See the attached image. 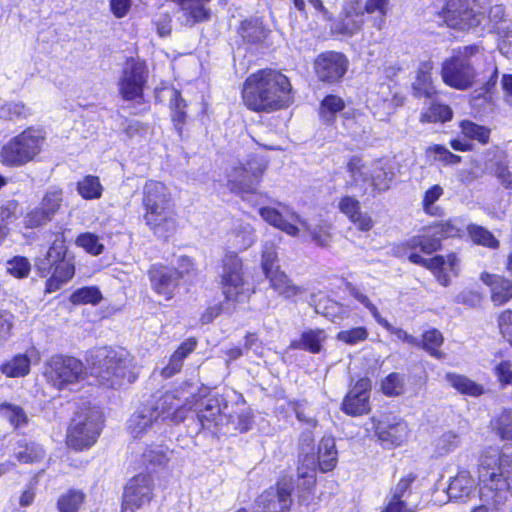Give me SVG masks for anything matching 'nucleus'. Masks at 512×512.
I'll list each match as a JSON object with an SVG mask.
<instances>
[{
  "label": "nucleus",
  "instance_id": "nucleus-27",
  "mask_svg": "<svg viewBox=\"0 0 512 512\" xmlns=\"http://www.w3.org/2000/svg\"><path fill=\"white\" fill-rule=\"evenodd\" d=\"M480 279L491 287V299L495 305H503L512 299V281L486 272L481 274Z\"/></svg>",
  "mask_w": 512,
  "mask_h": 512
},
{
  "label": "nucleus",
  "instance_id": "nucleus-5",
  "mask_svg": "<svg viewBox=\"0 0 512 512\" xmlns=\"http://www.w3.org/2000/svg\"><path fill=\"white\" fill-rule=\"evenodd\" d=\"M145 223L155 234L167 237L176 230L177 222L168 188L159 181L149 180L143 188Z\"/></svg>",
  "mask_w": 512,
  "mask_h": 512
},
{
  "label": "nucleus",
  "instance_id": "nucleus-14",
  "mask_svg": "<svg viewBox=\"0 0 512 512\" xmlns=\"http://www.w3.org/2000/svg\"><path fill=\"white\" fill-rule=\"evenodd\" d=\"M221 277L223 293L227 300L244 302L250 297L249 284L243 278L242 261L234 252L225 254Z\"/></svg>",
  "mask_w": 512,
  "mask_h": 512
},
{
  "label": "nucleus",
  "instance_id": "nucleus-55",
  "mask_svg": "<svg viewBox=\"0 0 512 512\" xmlns=\"http://www.w3.org/2000/svg\"><path fill=\"white\" fill-rule=\"evenodd\" d=\"M102 299L101 292L96 287H83L76 290L70 297L73 304L96 305Z\"/></svg>",
  "mask_w": 512,
  "mask_h": 512
},
{
  "label": "nucleus",
  "instance_id": "nucleus-2",
  "mask_svg": "<svg viewBox=\"0 0 512 512\" xmlns=\"http://www.w3.org/2000/svg\"><path fill=\"white\" fill-rule=\"evenodd\" d=\"M190 394L183 388H177L138 408L127 422L131 436L135 439L143 437L160 421L170 420L174 424L184 421L191 407Z\"/></svg>",
  "mask_w": 512,
  "mask_h": 512
},
{
  "label": "nucleus",
  "instance_id": "nucleus-16",
  "mask_svg": "<svg viewBox=\"0 0 512 512\" xmlns=\"http://www.w3.org/2000/svg\"><path fill=\"white\" fill-rule=\"evenodd\" d=\"M154 481L148 473H140L131 478L125 485L121 512H136L148 505L153 498Z\"/></svg>",
  "mask_w": 512,
  "mask_h": 512
},
{
  "label": "nucleus",
  "instance_id": "nucleus-62",
  "mask_svg": "<svg viewBox=\"0 0 512 512\" xmlns=\"http://www.w3.org/2000/svg\"><path fill=\"white\" fill-rule=\"evenodd\" d=\"M52 218L53 217L40 206L27 213L24 218V223L27 228H36L51 221Z\"/></svg>",
  "mask_w": 512,
  "mask_h": 512
},
{
  "label": "nucleus",
  "instance_id": "nucleus-33",
  "mask_svg": "<svg viewBox=\"0 0 512 512\" xmlns=\"http://www.w3.org/2000/svg\"><path fill=\"white\" fill-rule=\"evenodd\" d=\"M433 62L430 60L423 61L419 64L416 79L412 84L413 90L417 96L431 98L435 94V88L431 81V71Z\"/></svg>",
  "mask_w": 512,
  "mask_h": 512
},
{
  "label": "nucleus",
  "instance_id": "nucleus-28",
  "mask_svg": "<svg viewBox=\"0 0 512 512\" xmlns=\"http://www.w3.org/2000/svg\"><path fill=\"white\" fill-rule=\"evenodd\" d=\"M364 24V12L354 6L346 8L343 18L337 22L333 30L342 35L352 36L358 33Z\"/></svg>",
  "mask_w": 512,
  "mask_h": 512
},
{
  "label": "nucleus",
  "instance_id": "nucleus-6",
  "mask_svg": "<svg viewBox=\"0 0 512 512\" xmlns=\"http://www.w3.org/2000/svg\"><path fill=\"white\" fill-rule=\"evenodd\" d=\"M480 61H487L484 49L478 45H468L453 50L450 58L442 64V80L448 86L467 90L471 88L478 79L479 72L477 64Z\"/></svg>",
  "mask_w": 512,
  "mask_h": 512
},
{
  "label": "nucleus",
  "instance_id": "nucleus-11",
  "mask_svg": "<svg viewBox=\"0 0 512 512\" xmlns=\"http://www.w3.org/2000/svg\"><path fill=\"white\" fill-rule=\"evenodd\" d=\"M102 413L96 407L78 412L67 433V445L76 450L91 447L102 428Z\"/></svg>",
  "mask_w": 512,
  "mask_h": 512
},
{
  "label": "nucleus",
  "instance_id": "nucleus-9",
  "mask_svg": "<svg viewBox=\"0 0 512 512\" xmlns=\"http://www.w3.org/2000/svg\"><path fill=\"white\" fill-rule=\"evenodd\" d=\"M41 276H51L46 282V292L52 293L67 283L74 275V264L66 257V247L62 240H55L45 259L38 264Z\"/></svg>",
  "mask_w": 512,
  "mask_h": 512
},
{
  "label": "nucleus",
  "instance_id": "nucleus-39",
  "mask_svg": "<svg viewBox=\"0 0 512 512\" xmlns=\"http://www.w3.org/2000/svg\"><path fill=\"white\" fill-rule=\"evenodd\" d=\"M344 108L345 102L341 97L337 95H328L320 104L319 115L323 122L331 124L335 119V115L338 112H341Z\"/></svg>",
  "mask_w": 512,
  "mask_h": 512
},
{
  "label": "nucleus",
  "instance_id": "nucleus-53",
  "mask_svg": "<svg viewBox=\"0 0 512 512\" xmlns=\"http://www.w3.org/2000/svg\"><path fill=\"white\" fill-rule=\"evenodd\" d=\"M170 93V106L172 109V120L177 127V129L180 131V125H182L185 121V107L186 104L184 100L181 98L180 92L176 89L169 90Z\"/></svg>",
  "mask_w": 512,
  "mask_h": 512
},
{
  "label": "nucleus",
  "instance_id": "nucleus-32",
  "mask_svg": "<svg viewBox=\"0 0 512 512\" xmlns=\"http://www.w3.org/2000/svg\"><path fill=\"white\" fill-rule=\"evenodd\" d=\"M318 467L322 472H328L335 468L338 460V452L333 437H323L317 447Z\"/></svg>",
  "mask_w": 512,
  "mask_h": 512
},
{
  "label": "nucleus",
  "instance_id": "nucleus-18",
  "mask_svg": "<svg viewBox=\"0 0 512 512\" xmlns=\"http://www.w3.org/2000/svg\"><path fill=\"white\" fill-rule=\"evenodd\" d=\"M227 404L221 397H209L198 404L197 418L204 429L220 428L226 425L228 416L223 414Z\"/></svg>",
  "mask_w": 512,
  "mask_h": 512
},
{
  "label": "nucleus",
  "instance_id": "nucleus-25",
  "mask_svg": "<svg viewBox=\"0 0 512 512\" xmlns=\"http://www.w3.org/2000/svg\"><path fill=\"white\" fill-rule=\"evenodd\" d=\"M287 211L294 212L289 207H283L282 212L273 207H262L259 209V214L271 226L280 229L290 236L296 237L300 232L296 225L298 223L287 215Z\"/></svg>",
  "mask_w": 512,
  "mask_h": 512
},
{
  "label": "nucleus",
  "instance_id": "nucleus-12",
  "mask_svg": "<svg viewBox=\"0 0 512 512\" xmlns=\"http://www.w3.org/2000/svg\"><path fill=\"white\" fill-rule=\"evenodd\" d=\"M266 169L267 164L262 158L253 157L245 162L238 161L227 173V186L236 194H254Z\"/></svg>",
  "mask_w": 512,
  "mask_h": 512
},
{
  "label": "nucleus",
  "instance_id": "nucleus-46",
  "mask_svg": "<svg viewBox=\"0 0 512 512\" xmlns=\"http://www.w3.org/2000/svg\"><path fill=\"white\" fill-rule=\"evenodd\" d=\"M77 191L84 199L93 200L101 197L103 187L98 177L87 175L77 183Z\"/></svg>",
  "mask_w": 512,
  "mask_h": 512
},
{
  "label": "nucleus",
  "instance_id": "nucleus-59",
  "mask_svg": "<svg viewBox=\"0 0 512 512\" xmlns=\"http://www.w3.org/2000/svg\"><path fill=\"white\" fill-rule=\"evenodd\" d=\"M252 423L251 415L248 409L242 408L240 411L235 412L228 416L226 425H232L234 430L239 432H246L250 429Z\"/></svg>",
  "mask_w": 512,
  "mask_h": 512
},
{
  "label": "nucleus",
  "instance_id": "nucleus-49",
  "mask_svg": "<svg viewBox=\"0 0 512 512\" xmlns=\"http://www.w3.org/2000/svg\"><path fill=\"white\" fill-rule=\"evenodd\" d=\"M462 134L468 138L477 140L481 144H487L490 138V129L474 123L470 120H463L460 122Z\"/></svg>",
  "mask_w": 512,
  "mask_h": 512
},
{
  "label": "nucleus",
  "instance_id": "nucleus-54",
  "mask_svg": "<svg viewBox=\"0 0 512 512\" xmlns=\"http://www.w3.org/2000/svg\"><path fill=\"white\" fill-rule=\"evenodd\" d=\"M63 201V192L59 188H50L46 191L42 198L40 206L49 213L50 216L54 217L57 211L61 207Z\"/></svg>",
  "mask_w": 512,
  "mask_h": 512
},
{
  "label": "nucleus",
  "instance_id": "nucleus-7",
  "mask_svg": "<svg viewBox=\"0 0 512 512\" xmlns=\"http://www.w3.org/2000/svg\"><path fill=\"white\" fill-rule=\"evenodd\" d=\"M347 169L355 184L360 186L365 194L374 195L388 190L395 178L391 165L383 161L367 166L360 158L353 157L348 161Z\"/></svg>",
  "mask_w": 512,
  "mask_h": 512
},
{
  "label": "nucleus",
  "instance_id": "nucleus-34",
  "mask_svg": "<svg viewBox=\"0 0 512 512\" xmlns=\"http://www.w3.org/2000/svg\"><path fill=\"white\" fill-rule=\"evenodd\" d=\"M255 240L256 236L253 226L242 221L235 224L229 239L231 247L239 251L251 247Z\"/></svg>",
  "mask_w": 512,
  "mask_h": 512
},
{
  "label": "nucleus",
  "instance_id": "nucleus-48",
  "mask_svg": "<svg viewBox=\"0 0 512 512\" xmlns=\"http://www.w3.org/2000/svg\"><path fill=\"white\" fill-rule=\"evenodd\" d=\"M444 194V189L436 184L427 189L422 199V208L426 214L431 216H441L442 209L436 206L435 203Z\"/></svg>",
  "mask_w": 512,
  "mask_h": 512
},
{
  "label": "nucleus",
  "instance_id": "nucleus-8",
  "mask_svg": "<svg viewBox=\"0 0 512 512\" xmlns=\"http://www.w3.org/2000/svg\"><path fill=\"white\" fill-rule=\"evenodd\" d=\"M45 135L42 130L29 127L11 138L0 151L2 163L21 166L32 161L42 149Z\"/></svg>",
  "mask_w": 512,
  "mask_h": 512
},
{
  "label": "nucleus",
  "instance_id": "nucleus-31",
  "mask_svg": "<svg viewBox=\"0 0 512 512\" xmlns=\"http://www.w3.org/2000/svg\"><path fill=\"white\" fill-rule=\"evenodd\" d=\"M265 276L269 280L270 287L285 298H293L303 292V289L295 285L279 268Z\"/></svg>",
  "mask_w": 512,
  "mask_h": 512
},
{
  "label": "nucleus",
  "instance_id": "nucleus-51",
  "mask_svg": "<svg viewBox=\"0 0 512 512\" xmlns=\"http://www.w3.org/2000/svg\"><path fill=\"white\" fill-rule=\"evenodd\" d=\"M440 238L460 237L464 231V222L461 219H449L433 225Z\"/></svg>",
  "mask_w": 512,
  "mask_h": 512
},
{
  "label": "nucleus",
  "instance_id": "nucleus-10",
  "mask_svg": "<svg viewBox=\"0 0 512 512\" xmlns=\"http://www.w3.org/2000/svg\"><path fill=\"white\" fill-rule=\"evenodd\" d=\"M440 15L446 25L458 30L479 26L484 19V9L489 0H444Z\"/></svg>",
  "mask_w": 512,
  "mask_h": 512
},
{
  "label": "nucleus",
  "instance_id": "nucleus-45",
  "mask_svg": "<svg viewBox=\"0 0 512 512\" xmlns=\"http://www.w3.org/2000/svg\"><path fill=\"white\" fill-rule=\"evenodd\" d=\"M467 232L473 243L477 245L490 249H497L499 247V241L493 236V234L480 225H468Z\"/></svg>",
  "mask_w": 512,
  "mask_h": 512
},
{
  "label": "nucleus",
  "instance_id": "nucleus-56",
  "mask_svg": "<svg viewBox=\"0 0 512 512\" xmlns=\"http://www.w3.org/2000/svg\"><path fill=\"white\" fill-rule=\"evenodd\" d=\"M44 455V450L40 445L31 443L18 451L15 457L21 463H35L40 462L44 458Z\"/></svg>",
  "mask_w": 512,
  "mask_h": 512
},
{
  "label": "nucleus",
  "instance_id": "nucleus-24",
  "mask_svg": "<svg viewBox=\"0 0 512 512\" xmlns=\"http://www.w3.org/2000/svg\"><path fill=\"white\" fill-rule=\"evenodd\" d=\"M338 208L360 231H369L373 228L372 218L368 213L361 210L360 202L355 197H342L338 203Z\"/></svg>",
  "mask_w": 512,
  "mask_h": 512
},
{
  "label": "nucleus",
  "instance_id": "nucleus-63",
  "mask_svg": "<svg viewBox=\"0 0 512 512\" xmlns=\"http://www.w3.org/2000/svg\"><path fill=\"white\" fill-rule=\"evenodd\" d=\"M500 436L512 441V410H504L497 419Z\"/></svg>",
  "mask_w": 512,
  "mask_h": 512
},
{
  "label": "nucleus",
  "instance_id": "nucleus-38",
  "mask_svg": "<svg viewBox=\"0 0 512 512\" xmlns=\"http://www.w3.org/2000/svg\"><path fill=\"white\" fill-rule=\"evenodd\" d=\"M461 437L454 431H446L434 438L432 442L433 454L436 457L445 456L454 451L460 444Z\"/></svg>",
  "mask_w": 512,
  "mask_h": 512
},
{
  "label": "nucleus",
  "instance_id": "nucleus-60",
  "mask_svg": "<svg viewBox=\"0 0 512 512\" xmlns=\"http://www.w3.org/2000/svg\"><path fill=\"white\" fill-rule=\"evenodd\" d=\"M76 243L92 255H99L104 249L103 244L99 241V237L92 233H83L79 235Z\"/></svg>",
  "mask_w": 512,
  "mask_h": 512
},
{
  "label": "nucleus",
  "instance_id": "nucleus-44",
  "mask_svg": "<svg viewBox=\"0 0 512 512\" xmlns=\"http://www.w3.org/2000/svg\"><path fill=\"white\" fill-rule=\"evenodd\" d=\"M389 10L390 0H366L363 12L374 16L375 26L382 29Z\"/></svg>",
  "mask_w": 512,
  "mask_h": 512
},
{
  "label": "nucleus",
  "instance_id": "nucleus-22",
  "mask_svg": "<svg viewBox=\"0 0 512 512\" xmlns=\"http://www.w3.org/2000/svg\"><path fill=\"white\" fill-rule=\"evenodd\" d=\"M409 434L408 424L403 420L380 421L376 426L378 439L386 446H398L406 441Z\"/></svg>",
  "mask_w": 512,
  "mask_h": 512
},
{
  "label": "nucleus",
  "instance_id": "nucleus-29",
  "mask_svg": "<svg viewBox=\"0 0 512 512\" xmlns=\"http://www.w3.org/2000/svg\"><path fill=\"white\" fill-rule=\"evenodd\" d=\"M197 346L195 338H188L171 355L168 364L162 369V376L169 378L179 373L182 369L185 358L191 354Z\"/></svg>",
  "mask_w": 512,
  "mask_h": 512
},
{
  "label": "nucleus",
  "instance_id": "nucleus-43",
  "mask_svg": "<svg viewBox=\"0 0 512 512\" xmlns=\"http://www.w3.org/2000/svg\"><path fill=\"white\" fill-rule=\"evenodd\" d=\"M327 336L324 330L311 329L302 333L301 340L296 347L307 350L311 353H319L321 344L326 340Z\"/></svg>",
  "mask_w": 512,
  "mask_h": 512
},
{
  "label": "nucleus",
  "instance_id": "nucleus-30",
  "mask_svg": "<svg viewBox=\"0 0 512 512\" xmlns=\"http://www.w3.org/2000/svg\"><path fill=\"white\" fill-rule=\"evenodd\" d=\"M180 7L186 24L193 25L197 22L207 20L209 11L205 5L210 0H173Z\"/></svg>",
  "mask_w": 512,
  "mask_h": 512
},
{
  "label": "nucleus",
  "instance_id": "nucleus-4",
  "mask_svg": "<svg viewBox=\"0 0 512 512\" xmlns=\"http://www.w3.org/2000/svg\"><path fill=\"white\" fill-rule=\"evenodd\" d=\"M86 361L101 385L117 388L137 378L134 359L124 349L100 347L89 352Z\"/></svg>",
  "mask_w": 512,
  "mask_h": 512
},
{
  "label": "nucleus",
  "instance_id": "nucleus-20",
  "mask_svg": "<svg viewBox=\"0 0 512 512\" xmlns=\"http://www.w3.org/2000/svg\"><path fill=\"white\" fill-rule=\"evenodd\" d=\"M371 382L367 378L359 379L347 393L342 403V410L351 416H358L369 411V393Z\"/></svg>",
  "mask_w": 512,
  "mask_h": 512
},
{
  "label": "nucleus",
  "instance_id": "nucleus-47",
  "mask_svg": "<svg viewBox=\"0 0 512 512\" xmlns=\"http://www.w3.org/2000/svg\"><path fill=\"white\" fill-rule=\"evenodd\" d=\"M486 169L490 170L505 188H512V172L508 169L505 159L495 156L486 165Z\"/></svg>",
  "mask_w": 512,
  "mask_h": 512
},
{
  "label": "nucleus",
  "instance_id": "nucleus-21",
  "mask_svg": "<svg viewBox=\"0 0 512 512\" xmlns=\"http://www.w3.org/2000/svg\"><path fill=\"white\" fill-rule=\"evenodd\" d=\"M40 356L36 349L31 348L23 354H17L0 365V372L9 378L25 377L30 372V365L39 362Z\"/></svg>",
  "mask_w": 512,
  "mask_h": 512
},
{
  "label": "nucleus",
  "instance_id": "nucleus-50",
  "mask_svg": "<svg viewBox=\"0 0 512 512\" xmlns=\"http://www.w3.org/2000/svg\"><path fill=\"white\" fill-rule=\"evenodd\" d=\"M0 415L15 428L26 425L28 421L25 411L20 406L11 403L0 404Z\"/></svg>",
  "mask_w": 512,
  "mask_h": 512
},
{
  "label": "nucleus",
  "instance_id": "nucleus-57",
  "mask_svg": "<svg viewBox=\"0 0 512 512\" xmlns=\"http://www.w3.org/2000/svg\"><path fill=\"white\" fill-rule=\"evenodd\" d=\"M452 118V110L449 106L443 104H432L426 113L423 114L422 120L426 122H445Z\"/></svg>",
  "mask_w": 512,
  "mask_h": 512
},
{
  "label": "nucleus",
  "instance_id": "nucleus-3",
  "mask_svg": "<svg viewBox=\"0 0 512 512\" xmlns=\"http://www.w3.org/2000/svg\"><path fill=\"white\" fill-rule=\"evenodd\" d=\"M291 84L282 73L263 69L250 75L242 91L245 105L253 111H272L290 101Z\"/></svg>",
  "mask_w": 512,
  "mask_h": 512
},
{
  "label": "nucleus",
  "instance_id": "nucleus-58",
  "mask_svg": "<svg viewBox=\"0 0 512 512\" xmlns=\"http://www.w3.org/2000/svg\"><path fill=\"white\" fill-rule=\"evenodd\" d=\"M336 338L348 345H356L368 338V331L365 327H353L338 332Z\"/></svg>",
  "mask_w": 512,
  "mask_h": 512
},
{
  "label": "nucleus",
  "instance_id": "nucleus-15",
  "mask_svg": "<svg viewBox=\"0 0 512 512\" xmlns=\"http://www.w3.org/2000/svg\"><path fill=\"white\" fill-rule=\"evenodd\" d=\"M149 70L139 58H129L125 62L118 81V91L126 101L139 100L148 81Z\"/></svg>",
  "mask_w": 512,
  "mask_h": 512
},
{
  "label": "nucleus",
  "instance_id": "nucleus-42",
  "mask_svg": "<svg viewBox=\"0 0 512 512\" xmlns=\"http://www.w3.org/2000/svg\"><path fill=\"white\" fill-rule=\"evenodd\" d=\"M447 381L462 394L479 396L483 393V387L463 375L448 373Z\"/></svg>",
  "mask_w": 512,
  "mask_h": 512
},
{
  "label": "nucleus",
  "instance_id": "nucleus-52",
  "mask_svg": "<svg viewBox=\"0 0 512 512\" xmlns=\"http://www.w3.org/2000/svg\"><path fill=\"white\" fill-rule=\"evenodd\" d=\"M458 265V258L455 253L447 256L438 255L426 260L425 268L437 273L441 270L455 271Z\"/></svg>",
  "mask_w": 512,
  "mask_h": 512
},
{
  "label": "nucleus",
  "instance_id": "nucleus-19",
  "mask_svg": "<svg viewBox=\"0 0 512 512\" xmlns=\"http://www.w3.org/2000/svg\"><path fill=\"white\" fill-rule=\"evenodd\" d=\"M152 289L165 299H171L183 272L167 266H153L148 272Z\"/></svg>",
  "mask_w": 512,
  "mask_h": 512
},
{
  "label": "nucleus",
  "instance_id": "nucleus-23",
  "mask_svg": "<svg viewBox=\"0 0 512 512\" xmlns=\"http://www.w3.org/2000/svg\"><path fill=\"white\" fill-rule=\"evenodd\" d=\"M369 103L374 115L383 118L390 115L396 107L402 105L403 99L391 90L390 85L382 84L380 91L370 97Z\"/></svg>",
  "mask_w": 512,
  "mask_h": 512
},
{
  "label": "nucleus",
  "instance_id": "nucleus-40",
  "mask_svg": "<svg viewBox=\"0 0 512 512\" xmlns=\"http://www.w3.org/2000/svg\"><path fill=\"white\" fill-rule=\"evenodd\" d=\"M444 338L442 333L437 329H430L424 332L422 336V340L419 341L421 346L425 351H427L431 356L442 359L444 357V353L440 351V347L443 344Z\"/></svg>",
  "mask_w": 512,
  "mask_h": 512
},
{
  "label": "nucleus",
  "instance_id": "nucleus-35",
  "mask_svg": "<svg viewBox=\"0 0 512 512\" xmlns=\"http://www.w3.org/2000/svg\"><path fill=\"white\" fill-rule=\"evenodd\" d=\"M287 215L300 224L305 231H307L311 240L317 245L327 247L332 241V235L329 231L330 227L326 224H318L315 227H311L308 222L300 217L296 212L287 211Z\"/></svg>",
  "mask_w": 512,
  "mask_h": 512
},
{
  "label": "nucleus",
  "instance_id": "nucleus-1",
  "mask_svg": "<svg viewBox=\"0 0 512 512\" xmlns=\"http://www.w3.org/2000/svg\"><path fill=\"white\" fill-rule=\"evenodd\" d=\"M480 504L471 512H502L512 484V453L485 451L479 459Z\"/></svg>",
  "mask_w": 512,
  "mask_h": 512
},
{
  "label": "nucleus",
  "instance_id": "nucleus-64",
  "mask_svg": "<svg viewBox=\"0 0 512 512\" xmlns=\"http://www.w3.org/2000/svg\"><path fill=\"white\" fill-rule=\"evenodd\" d=\"M416 506L411 505L406 499L391 495L388 503L381 512H415Z\"/></svg>",
  "mask_w": 512,
  "mask_h": 512
},
{
  "label": "nucleus",
  "instance_id": "nucleus-13",
  "mask_svg": "<svg viewBox=\"0 0 512 512\" xmlns=\"http://www.w3.org/2000/svg\"><path fill=\"white\" fill-rule=\"evenodd\" d=\"M83 363L70 356L55 355L45 364L44 377L48 383L57 389H64L84 378Z\"/></svg>",
  "mask_w": 512,
  "mask_h": 512
},
{
  "label": "nucleus",
  "instance_id": "nucleus-37",
  "mask_svg": "<svg viewBox=\"0 0 512 512\" xmlns=\"http://www.w3.org/2000/svg\"><path fill=\"white\" fill-rule=\"evenodd\" d=\"M86 494L80 489H69L56 502L58 512H79L85 503Z\"/></svg>",
  "mask_w": 512,
  "mask_h": 512
},
{
  "label": "nucleus",
  "instance_id": "nucleus-41",
  "mask_svg": "<svg viewBox=\"0 0 512 512\" xmlns=\"http://www.w3.org/2000/svg\"><path fill=\"white\" fill-rule=\"evenodd\" d=\"M169 452L164 445H151L142 453L143 462L147 466L164 467L169 461Z\"/></svg>",
  "mask_w": 512,
  "mask_h": 512
},
{
  "label": "nucleus",
  "instance_id": "nucleus-26",
  "mask_svg": "<svg viewBox=\"0 0 512 512\" xmlns=\"http://www.w3.org/2000/svg\"><path fill=\"white\" fill-rule=\"evenodd\" d=\"M475 488L473 477L468 471L462 470L450 480L447 493L450 499L466 501L474 494Z\"/></svg>",
  "mask_w": 512,
  "mask_h": 512
},
{
  "label": "nucleus",
  "instance_id": "nucleus-36",
  "mask_svg": "<svg viewBox=\"0 0 512 512\" xmlns=\"http://www.w3.org/2000/svg\"><path fill=\"white\" fill-rule=\"evenodd\" d=\"M441 238L433 226L424 229L423 233L414 236L409 240V246L413 249L419 248L426 254L437 251L441 246Z\"/></svg>",
  "mask_w": 512,
  "mask_h": 512
},
{
  "label": "nucleus",
  "instance_id": "nucleus-61",
  "mask_svg": "<svg viewBox=\"0 0 512 512\" xmlns=\"http://www.w3.org/2000/svg\"><path fill=\"white\" fill-rule=\"evenodd\" d=\"M31 265L27 258L17 256L7 262V272L17 278L28 276Z\"/></svg>",
  "mask_w": 512,
  "mask_h": 512
},
{
  "label": "nucleus",
  "instance_id": "nucleus-17",
  "mask_svg": "<svg viewBox=\"0 0 512 512\" xmlns=\"http://www.w3.org/2000/svg\"><path fill=\"white\" fill-rule=\"evenodd\" d=\"M349 67L347 57L336 51L322 52L314 60L313 69L319 81L334 84L339 82Z\"/></svg>",
  "mask_w": 512,
  "mask_h": 512
}]
</instances>
